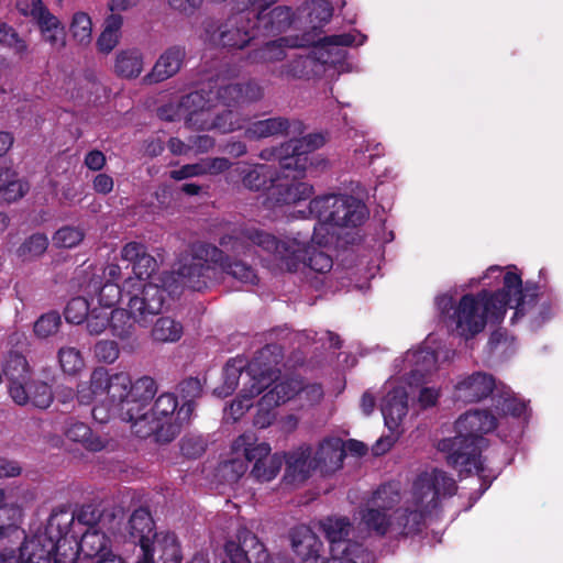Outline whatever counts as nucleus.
<instances>
[{
  "label": "nucleus",
  "instance_id": "1",
  "mask_svg": "<svg viewBox=\"0 0 563 563\" xmlns=\"http://www.w3.org/2000/svg\"><path fill=\"white\" fill-rule=\"evenodd\" d=\"M316 231V225H313ZM314 232H298L297 236L279 241L275 235L255 227L243 225L234 228L219 240L220 246L233 254L251 253L254 247L274 254L289 272H297L300 265L311 271L324 274L331 271L333 261L330 255L309 245L314 240Z\"/></svg>",
  "mask_w": 563,
  "mask_h": 563
},
{
  "label": "nucleus",
  "instance_id": "2",
  "mask_svg": "<svg viewBox=\"0 0 563 563\" xmlns=\"http://www.w3.org/2000/svg\"><path fill=\"white\" fill-rule=\"evenodd\" d=\"M456 490L455 479L444 471L419 474L411 499L394 511V531L401 538L419 536L427 528V518L440 508L441 498L452 497Z\"/></svg>",
  "mask_w": 563,
  "mask_h": 563
},
{
  "label": "nucleus",
  "instance_id": "3",
  "mask_svg": "<svg viewBox=\"0 0 563 563\" xmlns=\"http://www.w3.org/2000/svg\"><path fill=\"white\" fill-rule=\"evenodd\" d=\"M49 532L60 533L67 529L79 536L84 531L114 529L115 514L96 504H84L70 510L67 507L54 509L48 517Z\"/></svg>",
  "mask_w": 563,
  "mask_h": 563
},
{
  "label": "nucleus",
  "instance_id": "4",
  "mask_svg": "<svg viewBox=\"0 0 563 563\" xmlns=\"http://www.w3.org/2000/svg\"><path fill=\"white\" fill-rule=\"evenodd\" d=\"M251 11L245 8L227 19H207L203 25L206 41L228 49H243L254 38Z\"/></svg>",
  "mask_w": 563,
  "mask_h": 563
},
{
  "label": "nucleus",
  "instance_id": "5",
  "mask_svg": "<svg viewBox=\"0 0 563 563\" xmlns=\"http://www.w3.org/2000/svg\"><path fill=\"white\" fill-rule=\"evenodd\" d=\"M156 393V382L150 376H143L134 383L130 380V395L129 399L125 400L124 411L121 413V420L130 422L132 430L140 438H146L155 433L156 439L158 440V431H164V428H158L157 424L142 429V423L147 421L150 418L148 407Z\"/></svg>",
  "mask_w": 563,
  "mask_h": 563
},
{
  "label": "nucleus",
  "instance_id": "6",
  "mask_svg": "<svg viewBox=\"0 0 563 563\" xmlns=\"http://www.w3.org/2000/svg\"><path fill=\"white\" fill-rule=\"evenodd\" d=\"M254 433L239 435L232 444L235 454H242L247 462H254L251 475L258 482L274 479L283 466V457L278 453L271 455V446L266 442H256Z\"/></svg>",
  "mask_w": 563,
  "mask_h": 563
},
{
  "label": "nucleus",
  "instance_id": "7",
  "mask_svg": "<svg viewBox=\"0 0 563 563\" xmlns=\"http://www.w3.org/2000/svg\"><path fill=\"white\" fill-rule=\"evenodd\" d=\"M325 137L321 133H310L300 139H291L278 150L279 166L286 170H295L296 176H306L314 165L313 152L322 147Z\"/></svg>",
  "mask_w": 563,
  "mask_h": 563
},
{
  "label": "nucleus",
  "instance_id": "8",
  "mask_svg": "<svg viewBox=\"0 0 563 563\" xmlns=\"http://www.w3.org/2000/svg\"><path fill=\"white\" fill-rule=\"evenodd\" d=\"M399 498V493L390 485H380L374 492L372 499L361 510V520L367 531L380 538L394 531V516L388 511L398 504Z\"/></svg>",
  "mask_w": 563,
  "mask_h": 563
},
{
  "label": "nucleus",
  "instance_id": "9",
  "mask_svg": "<svg viewBox=\"0 0 563 563\" xmlns=\"http://www.w3.org/2000/svg\"><path fill=\"white\" fill-rule=\"evenodd\" d=\"M282 361V347L277 344H266L246 362L245 374L251 396H258L277 379L280 373L278 365Z\"/></svg>",
  "mask_w": 563,
  "mask_h": 563
},
{
  "label": "nucleus",
  "instance_id": "10",
  "mask_svg": "<svg viewBox=\"0 0 563 563\" xmlns=\"http://www.w3.org/2000/svg\"><path fill=\"white\" fill-rule=\"evenodd\" d=\"M486 444L485 438H470L456 432L453 438H446L439 442V450L446 454V462L450 466L462 471L471 472L475 468L477 473L484 471L481 453Z\"/></svg>",
  "mask_w": 563,
  "mask_h": 563
},
{
  "label": "nucleus",
  "instance_id": "11",
  "mask_svg": "<svg viewBox=\"0 0 563 563\" xmlns=\"http://www.w3.org/2000/svg\"><path fill=\"white\" fill-rule=\"evenodd\" d=\"M223 563H287L283 558H272L258 537L244 526L238 528L235 540L224 544Z\"/></svg>",
  "mask_w": 563,
  "mask_h": 563
},
{
  "label": "nucleus",
  "instance_id": "12",
  "mask_svg": "<svg viewBox=\"0 0 563 563\" xmlns=\"http://www.w3.org/2000/svg\"><path fill=\"white\" fill-rule=\"evenodd\" d=\"M15 7L21 15L37 26L43 40L52 47L59 49L66 45L65 26L43 0H19Z\"/></svg>",
  "mask_w": 563,
  "mask_h": 563
},
{
  "label": "nucleus",
  "instance_id": "13",
  "mask_svg": "<svg viewBox=\"0 0 563 563\" xmlns=\"http://www.w3.org/2000/svg\"><path fill=\"white\" fill-rule=\"evenodd\" d=\"M167 290L157 284L147 283L130 297L128 307L134 320L142 327H147L153 317L161 313L166 299Z\"/></svg>",
  "mask_w": 563,
  "mask_h": 563
},
{
  "label": "nucleus",
  "instance_id": "14",
  "mask_svg": "<svg viewBox=\"0 0 563 563\" xmlns=\"http://www.w3.org/2000/svg\"><path fill=\"white\" fill-rule=\"evenodd\" d=\"M203 385L199 377H186L180 380L177 385V391L183 400V405L179 407L177 411V423L168 426V434L164 435L162 431H158V441L170 442L173 441L180 432V429L184 424H188L194 411L197 406V400L203 394Z\"/></svg>",
  "mask_w": 563,
  "mask_h": 563
},
{
  "label": "nucleus",
  "instance_id": "15",
  "mask_svg": "<svg viewBox=\"0 0 563 563\" xmlns=\"http://www.w3.org/2000/svg\"><path fill=\"white\" fill-rule=\"evenodd\" d=\"M477 296L465 294L461 297L454 312L450 316V324L455 325V332L470 339L482 332L485 328V316L479 311Z\"/></svg>",
  "mask_w": 563,
  "mask_h": 563
},
{
  "label": "nucleus",
  "instance_id": "16",
  "mask_svg": "<svg viewBox=\"0 0 563 563\" xmlns=\"http://www.w3.org/2000/svg\"><path fill=\"white\" fill-rule=\"evenodd\" d=\"M159 533L155 531V522L151 511L145 507L136 508L130 516L128 522L129 541L140 545L141 555L136 563H148L151 542Z\"/></svg>",
  "mask_w": 563,
  "mask_h": 563
},
{
  "label": "nucleus",
  "instance_id": "17",
  "mask_svg": "<svg viewBox=\"0 0 563 563\" xmlns=\"http://www.w3.org/2000/svg\"><path fill=\"white\" fill-rule=\"evenodd\" d=\"M207 243L200 244L189 263L183 264L178 269V275L183 278V283L194 291H202L208 288L217 274V265L207 256L200 254L201 249Z\"/></svg>",
  "mask_w": 563,
  "mask_h": 563
},
{
  "label": "nucleus",
  "instance_id": "18",
  "mask_svg": "<svg viewBox=\"0 0 563 563\" xmlns=\"http://www.w3.org/2000/svg\"><path fill=\"white\" fill-rule=\"evenodd\" d=\"M497 389L493 374L477 371L461 378L454 388V398L463 404H475L490 397Z\"/></svg>",
  "mask_w": 563,
  "mask_h": 563
},
{
  "label": "nucleus",
  "instance_id": "19",
  "mask_svg": "<svg viewBox=\"0 0 563 563\" xmlns=\"http://www.w3.org/2000/svg\"><path fill=\"white\" fill-rule=\"evenodd\" d=\"M283 178L273 185L269 191V199L278 206L298 203L310 198L313 187L308 183L300 181L305 176H296L295 170H286L279 167Z\"/></svg>",
  "mask_w": 563,
  "mask_h": 563
},
{
  "label": "nucleus",
  "instance_id": "20",
  "mask_svg": "<svg viewBox=\"0 0 563 563\" xmlns=\"http://www.w3.org/2000/svg\"><path fill=\"white\" fill-rule=\"evenodd\" d=\"M200 254L207 256L213 264H218L223 273L245 284L256 285L258 277L255 269L240 260H232L222 249L206 244Z\"/></svg>",
  "mask_w": 563,
  "mask_h": 563
},
{
  "label": "nucleus",
  "instance_id": "21",
  "mask_svg": "<svg viewBox=\"0 0 563 563\" xmlns=\"http://www.w3.org/2000/svg\"><path fill=\"white\" fill-rule=\"evenodd\" d=\"M263 96V87L254 79L243 84L236 82L220 86L214 95L216 99L228 108L257 102Z\"/></svg>",
  "mask_w": 563,
  "mask_h": 563
},
{
  "label": "nucleus",
  "instance_id": "22",
  "mask_svg": "<svg viewBox=\"0 0 563 563\" xmlns=\"http://www.w3.org/2000/svg\"><path fill=\"white\" fill-rule=\"evenodd\" d=\"M213 107L212 91L195 90L181 97L179 108L186 113L185 121L189 128L205 130L208 125L207 111Z\"/></svg>",
  "mask_w": 563,
  "mask_h": 563
},
{
  "label": "nucleus",
  "instance_id": "23",
  "mask_svg": "<svg viewBox=\"0 0 563 563\" xmlns=\"http://www.w3.org/2000/svg\"><path fill=\"white\" fill-rule=\"evenodd\" d=\"M3 374L9 380V394L13 401L25 400L23 385L31 378V368L26 357L18 352L10 351L3 364Z\"/></svg>",
  "mask_w": 563,
  "mask_h": 563
},
{
  "label": "nucleus",
  "instance_id": "24",
  "mask_svg": "<svg viewBox=\"0 0 563 563\" xmlns=\"http://www.w3.org/2000/svg\"><path fill=\"white\" fill-rule=\"evenodd\" d=\"M185 58V46L173 45L166 48L155 62L152 70L144 76V82L158 84L174 77L183 67Z\"/></svg>",
  "mask_w": 563,
  "mask_h": 563
},
{
  "label": "nucleus",
  "instance_id": "25",
  "mask_svg": "<svg viewBox=\"0 0 563 563\" xmlns=\"http://www.w3.org/2000/svg\"><path fill=\"white\" fill-rule=\"evenodd\" d=\"M57 536L59 533L49 532V519H47L44 531L34 534L30 539H25L20 547V560L22 563H52L53 553L49 549V543Z\"/></svg>",
  "mask_w": 563,
  "mask_h": 563
},
{
  "label": "nucleus",
  "instance_id": "26",
  "mask_svg": "<svg viewBox=\"0 0 563 563\" xmlns=\"http://www.w3.org/2000/svg\"><path fill=\"white\" fill-rule=\"evenodd\" d=\"M252 16L255 18L253 23L254 29L264 35H278L286 32L292 23V10L289 7L278 5L272 9L269 12L260 9V11L251 12Z\"/></svg>",
  "mask_w": 563,
  "mask_h": 563
},
{
  "label": "nucleus",
  "instance_id": "27",
  "mask_svg": "<svg viewBox=\"0 0 563 563\" xmlns=\"http://www.w3.org/2000/svg\"><path fill=\"white\" fill-rule=\"evenodd\" d=\"M291 548L302 563H319L322 543L306 525L294 527L289 533Z\"/></svg>",
  "mask_w": 563,
  "mask_h": 563
},
{
  "label": "nucleus",
  "instance_id": "28",
  "mask_svg": "<svg viewBox=\"0 0 563 563\" xmlns=\"http://www.w3.org/2000/svg\"><path fill=\"white\" fill-rule=\"evenodd\" d=\"M178 398L173 393H163L157 397L154 405L148 409V420L142 423V429L157 424L164 428L163 434L167 435L168 426L177 423Z\"/></svg>",
  "mask_w": 563,
  "mask_h": 563
},
{
  "label": "nucleus",
  "instance_id": "29",
  "mask_svg": "<svg viewBox=\"0 0 563 563\" xmlns=\"http://www.w3.org/2000/svg\"><path fill=\"white\" fill-rule=\"evenodd\" d=\"M311 452L309 445H301L282 456L286 464L284 479L287 483H302L310 476L311 470H316Z\"/></svg>",
  "mask_w": 563,
  "mask_h": 563
},
{
  "label": "nucleus",
  "instance_id": "30",
  "mask_svg": "<svg viewBox=\"0 0 563 563\" xmlns=\"http://www.w3.org/2000/svg\"><path fill=\"white\" fill-rule=\"evenodd\" d=\"M497 428V419L489 410H473L462 415L455 422V430L470 438H484Z\"/></svg>",
  "mask_w": 563,
  "mask_h": 563
},
{
  "label": "nucleus",
  "instance_id": "31",
  "mask_svg": "<svg viewBox=\"0 0 563 563\" xmlns=\"http://www.w3.org/2000/svg\"><path fill=\"white\" fill-rule=\"evenodd\" d=\"M385 426L395 431L408 412V394L404 387L393 388L382 402Z\"/></svg>",
  "mask_w": 563,
  "mask_h": 563
},
{
  "label": "nucleus",
  "instance_id": "32",
  "mask_svg": "<svg viewBox=\"0 0 563 563\" xmlns=\"http://www.w3.org/2000/svg\"><path fill=\"white\" fill-rule=\"evenodd\" d=\"M148 549V563H180L183 560L180 544L173 532H161Z\"/></svg>",
  "mask_w": 563,
  "mask_h": 563
},
{
  "label": "nucleus",
  "instance_id": "33",
  "mask_svg": "<svg viewBox=\"0 0 563 563\" xmlns=\"http://www.w3.org/2000/svg\"><path fill=\"white\" fill-rule=\"evenodd\" d=\"M85 292L91 298L97 299L98 303L104 308H111L121 299V288L118 283L103 280V277L93 274L85 286Z\"/></svg>",
  "mask_w": 563,
  "mask_h": 563
},
{
  "label": "nucleus",
  "instance_id": "34",
  "mask_svg": "<svg viewBox=\"0 0 563 563\" xmlns=\"http://www.w3.org/2000/svg\"><path fill=\"white\" fill-rule=\"evenodd\" d=\"M345 450L340 440H324L313 455V466L321 472L341 468Z\"/></svg>",
  "mask_w": 563,
  "mask_h": 563
},
{
  "label": "nucleus",
  "instance_id": "35",
  "mask_svg": "<svg viewBox=\"0 0 563 563\" xmlns=\"http://www.w3.org/2000/svg\"><path fill=\"white\" fill-rule=\"evenodd\" d=\"M335 208L333 225L336 227H357L367 217L366 206L354 197H340Z\"/></svg>",
  "mask_w": 563,
  "mask_h": 563
},
{
  "label": "nucleus",
  "instance_id": "36",
  "mask_svg": "<svg viewBox=\"0 0 563 563\" xmlns=\"http://www.w3.org/2000/svg\"><path fill=\"white\" fill-rule=\"evenodd\" d=\"M322 530L333 545L332 551L341 550L349 544L350 550H362L358 543H352L347 538L351 531V522L346 517L327 518L322 522Z\"/></svg>",
  "mask_w": 563,
  "mask_h": 563
},
{
  "label": "nucleus",
  "instance_id": "37",
  "mask_svg": "<svg viewBox=\"0 0 563 563\" xmlns=\"http://www.w3.org/2000/svg\"><path fill=\"white\" fill-rule=\"evenodd\" d=\"M477 300L482 308V316H485V324L487 322L500 323L510 302L507 299V295L503 291H488L485 289L477 294Z\"/></svg>",
  "mask_w": 563,
  "mask_h": 563
},
{
  "label": "nucleus",
  "instance_id": "38",
  "mask_svg": "<svg viewBox=\"0 0 563 563\" xmlns=\"http://www.w3.org/2000/svg\"><path fill=\"white\" fill-rule=\"evenodd\" d=\"M78 538L79 536L70 533L67 529L53 538L49 549L53 553L54 563H76L81 554V550L78 549Z\"/></svg>",
  "mask_w": 563,
  "mask_h": 563
},
{
  "label": "nucleus",
  "instance_id": "39",
  "mask_svg": "<svg viewBox=\"0 0 563 563\" xmlns=\"http://www.w3.org/2000/svg\"><path fill=\"white\" fill-rule=\"evenodd\" d=\"M114 529H99L88 530L79 534L78 549L81 550V554L85 558H101L102 554L110 550V538L109 532H113Z\"/></svg>",
  "mask_w": 563,
  "mask_h": 563
},
{
  "label": "nucleus",
  "instance_id": "40",
  "mask_svg": "<svg viewBox=\"0 0 563 563\" xmlns=\"http://www.w3.org/2000/svg\"><path fill=\"white\" fill-rule=\"evenodd\" d=\"M65 435L68 440L80 443L89 451L99 452L104 449L103 440L95 434L87 423L73 418L66 422Z\"/></svg>",
  "mask_w": 563,
  "mask_h": 563
},
{
  "label": "nucleus",
  "instance_id": "41",
  "mask_svg": "<svg viewBox=\"0 0 563 563\" xmlns=\"http://www.w3.org/2000/svg\"><path fill=\"white\" fill-rule=\"evenodd\" d=\"M290 121L284 117H274L252 122L244 131L245 137L260 140L288 134Z\"/></svg>",
  "mask_w": 563,
  "mask_h": 563
},
{
  "label": "nucleus",
  "instance_id": "42",
  "mask_svg": "<svg viewBox=\"0 0 563 563\" xmlns=\"http://www.w3.org/2000/svg\"><path fill=\"white\" fill-rule=\"evenodd\" d=\"M286 74L297 79H310L324 71V62L314 54L298 55L286 65Z\"/></svg>",
  "mask_w": 563,
  "mask_h": 563
},
{
  "label": "nucleus",
  "instance_id": "43",
  "mask_svg": "<svg viewBox=\"0 0 563 563\" xmlns=\"http://www.w3.org/2000/svg\"><path fill=\"white\" fill-rule=\"evenodd\" d=\"M340 197L335 195L319 196L310 200L307 210H299L302 217L308 214L318 219L319 222L334 223V216Z\"/></svg>",
  "mask_w": 563,
  "mask_h": 563
},
{
  "label": "nucleus",
  "instance_id": "44",
  "mask_svg": "<svg viewBox=\"0 0 563 563\" xmlns=\"http://www.w3.org/2000/svg\"><path fill=\"white\" fill-rule=\"evenodd\" d=\"M143 70V56L136 48L121 49L117 53L114 71L121 78L132 79Z\"/></svg>",
  "mask_w": 563,
  "mask_h": 563
},
{
  "label": "nucleus",
  "instance_id": "45",
  "mask_svg": "<svg viewBox=\"0 0 563 563\" xmlns=\"http://www.w3.org/2000/svg\"><path fill=\"white\" fill-rule=\"evenodd\" d=\"M493 407L501 417L520 418L527 411V402L519 399L510 389L503 388L493 397Z\"/></svg>",
  "mask_w": 563,
  "mask_h": 563
},
{
  "label": "nucleus",
  "instance_id": "46",
  "mask_svg": "<svg viewBox=\"0 0 563 563\" xmlns=\"http://www.w3.org/2000/svg\"><path fill=\"white\" fill-rule=\"evenodd\" d=\"M123 18L121 14L111 13L103 23V30L97 40V48L100 53L109 54L119 44Z\"/></svg>",
  "mask_w": 563,
  "mask_h": 563
},
{
  "label": "nucleus",
  "instance_id": "47",
  "mask_svg": "<svg viewBox=\"0 0 563 563\" xmlns=\"http://www.w3.org/2000/svg\"><path fill=\"white\" fill-rule=\"evenodd\" d=\"M24 394L26 399L23 401H14L16 405L24 406L31 404L32 406L46 409L53 401V393L51 386L42 380L27 379V383L23 385Z\"/></svg>",
  "mask_w": 563,
  "mask_h": 563
},
{
  "label": "nucleus",
  "instance_id": "48",
  "mask_svg": "<svg viewBox=\"0 0 563 563\" xmlns=\"http://www.w3.org/2000/svg\"><path fill=\"white\" fill-rule=\"evenodd\" d=\"M109 402L114 405L118 410V417L121 419V413L124 411L125 400L130 395V376L126 373L120 372L111 375L106 394Z\"/></svg>",
  "mask_w": 563,
  "mask_h": 563
},
{
  "label": "nucleus",
  "instance_id": "49",
  "mask_svg": "<svg viewBox=\"0 0 563 563\" xmlns=\"http://www.w3.org/2000/svg\"><path fill=\"white\" fill-rule=\"evenodd\" d=\"M234 172L242 178V184L245 188L260 191L264 189L272 180L269 167L265 164H257L253 166H240L234 168Z\"/></svg>",
  "mask_w": 563,
  "mask_h": 563
},
{
  "label": "nucleus",
  "instance_id": "50",
  "mask_svg": "<svg viewBox=\"0 0 563 563\" xmlns=\"http://www.w3.org/2000/svg\"><path fill=\"white\" fill-rule=\"evenodd\" d=\"M246 362L243 358H230L223 367V384L214 389L220 397L232 395L239 386L241 376L247 378L245 374Z\"/></svg>",
  "mask_w": 563,
  "mask_h": 563
},
{
  "label": "nucleus",
  "instance_id": "51",
  "mask_svg": "<svg viewBox=\"0 0 563 563\" xmlns=\"http://www.w3.org/2000/svg\"><path fill=\"white\" fill-rule=\"evenodd\" d=\"M184 327L180 321L170 317H159L153 324L152 339L161 343H174L181 339Z\"/></svg>",
  "mask_w": 563,
  "mask_h": 563
},
{
  "label": "nucleus",
  "instance_id": "52",
  "mask_svg": "<svg viewBox=\"0 0 563 563\" xmlns=\"http://www.w3.org/2000/svg\"><path fill=\"white\" fill-rule=\"evenodd\" d=\"M134 316L128 309H114L110 314L109 328L113 336L121 340L130 339L135 331Z\"/></svg>",
  "mask_w": 563,
  "mask_h": 563
},
{
  "label": "nucleus",
  "instance_id": "53",
  "mask_svg": "<svg viewBox=\"0 0 563 563\" xmlns=\"http://www.w3.org/2000/svg\"><path fill=\"white\" fill-rule=\"evenodd\" d=\"M539 296V286L533 282H526L525 286L522 285L518 297L516 298L515 312L511 318V323H515L517 320L525 317L530 309H532Z\"/></svg>",
  "mask_w": 563,
  "mask_h": 563
},
{
  "label": "nucleus",
  "instance_id": "54",
  "mask_svg": "<svg viewBox=\"0 0 563 563\" xmlns=\"http://www.w3.org/2000/svg\"><path fill=\"white\" fill-rule=\"evenodd\" d=\"M0 45L11 49L14 55L24 58L29 54V44L16 30L0 21Z\"/></svg>",
  "mask_w": 563,
  "mask_h": 563
},
{
  "label": "nucleus",
  "instance_id": "55",
  "mask_svg": "<svg viewBox=\"0 0 563 563\" xmlns=\"http://www.w3.org/2000/svg\"><path fill=\"white\" fill-rule=\"evenodd\" d=\"M282 41L284 38L269 41L265 43L263 46L253 49L249 54V59L254 63H269L283 60L286 57L285 48L282 45Z\"/></svg>",
  "mask_w": 563,
  "mask_h": 563
},
{
  "label": "nucleus",
  "instance_id": "56",
  "mask_svg": "<svg viewBox=\"0 0 563 563\" xmlns=\"http://www.w3.org/2000/svg\"><path fill=\"white\" fill-rule=\"evenodd\" d=\"M242 129L241 118L233 110H223L212 120L208 119V125L205 130H217L221 133H230Z\"/></svg>",
  "mask_w": 563,
  "mask_h": 563
},
{
  "label": "nucleus",
  "instance_id": "57",
  "mask_svg": "<svg viewBox=\"0 0 563 563\" xmlns=\"http://www.w3.org/2000/svg\"><path fill=\"white\" fill-rule=\"evenodd\" d=\"M58 361L63 372L68 375L77 374L85 366L80 351L71 346L59 349Z\"/></svg>",
  "mask_w": 563,
  "mask_h": 563
},
{
  "label": "nucleus",
  "instance_id": "58",
  "mask_svg": "<svg viewBox=\"0 0 563 563\" xmlns=\"http://www.w3.org/2000/svg\"><path fill=\"white\" fill-rule=\"evenodd\" d=\"M70 33L73 37L80 44L89 43L91 40L92 23L90 16L86 12H76L70 23Z\"/></svg>",
  "mask_w": 563,
  "mask_h": 563
},
{
  "label": "nucleus",
  "instance_id": "59",
  "mask_svg": "<svg viewBox=\"0 0 563 563\" xmlns=\"http://www.w3.org/2000/svg\"><path fill=\"white\" fill-rule=\"evenodd\" d=\"M62 325V318L57 311L42 314L34 323L33 331L40 339H46L55 334Z\"/></svg>",
  "mask_w": 563,
  "mask_h": 563
},
{
  "label": "nucleus",
  "instance_id": "60",
  "mask_svg": "<svg viewBox=\"0 0 563 563\" xmlns=\"http://www.w3.org/2000/svg\"><path fill=\"white\" fill-rule=\"evenodd\" d=\"M90 303L85 297L71 298L64 310V316L67 322L73 324H80L89 314Z\"/></svg>",
  "mask_w": 563,
  "mask_h": 563
},
{
  "label": "nucleus",
  "instance_id": "61",
  "mask_svg": "<svg viewBox=\"0 0 563 563\" xmlns=\"http://www.w3.org/2000/svg\"><path fill=\"white\" fill-rule=\"evenodd\" d=\"M14 514L15 509L9 508L4 504V492L0 488V540L20 533L12 517Z\"/></svg>",
  "mask_w": 563,
  "mask_h": 563
},
{
  "label": "nucleus",
  "instance_id": "62",
  "mask_svg": "<svg viewBox=\"0 0 563 563\" xmlns=\"http://www.w3.org/2000/svg\"><path fill=\"white\" fill-rule=\"evenodd\" d=\"M297 393L298 389L296 386H292V383H279L263 396V402L279 406L290 400Z\"/></svg>",
  "mask_w": 563,
  "mask_h": 563
},
{
  "label": "nucleus",
  "instance_id": "63",
  "mask_svg": "<svg viewBox=\"0 0 563 563\" xmlns=\"http://www.w3.org/2000/svg\"><path fill=\"white\" fill-rule=\"evenodd\" d=\"M93 354L98 362L112 364L120 355V349L115 341L100 340L93 346Z\"/></svg>",
  "mask_w": 563,
  "mask_h": 563
},
{
  "label": "nucleus",
  "instance_id": "64",
  "mask_svg": "<svg viewBox=\"0 0 563 563\" xmlns=\"http://www.w3.org/2000/svg\"><path fill=\"white\" fill-rule=\"evenodd\" d=\"M84 239V233L78 228L63 227L54 234L55 243L60 247L71 249Z\"/></svg>",
  "mask_w": 563,
  "mask_h": 563
}]
</instances>
